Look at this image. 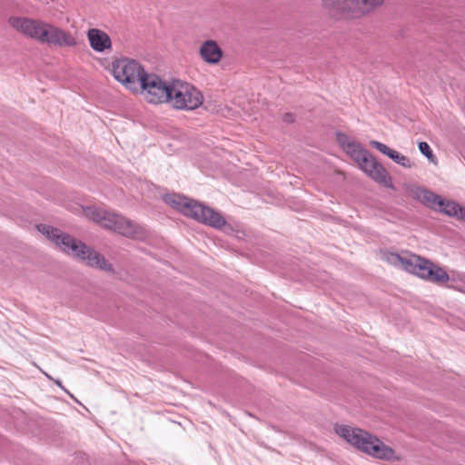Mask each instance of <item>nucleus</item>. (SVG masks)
<instances>
[{
    "mask_svg": "<svg viewBox=\"0 0 465 465\" xmlns=\"http://www.w3.org/2000/svg\"><path fill=\"white\" fill-rule=\"evenodd\" d=\"M282 121L287 124H292L294 122V115L291 113H286L282 116Z\"/></svg>",
    "mask_w": 465,
    "mask_h": 465,
    "instance_id": "bb28decb",
    "label": "nucleus"
},
{
    "mask_svg": "<svg viewBox=\"0 0 465 465\" xmlns=\"http://www.w3.org/2000/svg\"><path fill=\"white\" fill-rule=\"evenodd\" d=\"M87 38L90 46L96 52L101 53L111 48L112 41L110 36L100 29H89L87 31Z\"/></svg>",
    "mask_w": 465,
    "mask_h": 465,
    "instance_id": "9b49d317",
    "label": "nucleus"
},
{
    "mask_svg": "<svg viewBox=\"0 0 465 465\" xmlns=\"http://www.w3.org/2000/svg\"><path fill=\"white\" fill-rule=\"evenodd\" d=\"M370 144L371 147H373L374 149L378 150L379 152H381V153L385 154L386 156H388L390 158V155L392 152L393 149L388 147L386 144L379 142V141H375V140H372L370 142Z\"/></svg>",
    "mask_w": 465,
    "mask_h": 465,
    "instance_id": "393cba45",
    "label": "nucleus"
},
{
    "mask_svg": "<svg viewBox=\"0 0 465 465\" xmlns=\"http://www.w3.org/2000/svg\"><path fill=\"white\" fill-rule=\"evenodd\" d=\"M200 54L204 62L215 64L221 61L223 51L215 41L207 40L203 43Z\"/></svg>",
    "mask_w": 465,
    "mask_h": 465,
    "instance_id": "f8f14e48",
    "label": "nucleus"
},
{
    "mask_svg": "<svg viewBox=\"0 0 465 465\" xmlns=\"http://www.w3.org/2000/svg\"><path fill=\"white\" fill-rule=\"evenodd\" d=\"M112 72L114 78L128 90L139 91L141 78L146 74L143 67L135 60L122 58L113 62Z\"/></svg>",
    "mask_w": 465,
    "mask_h": 465,
    "instance_id": "423d86ee",
    "label": "nucleus"
},
{
    "mask_svg": "<svg viewBox=\"0 0 465 465\" xmlns=\"http://www.w3.org/2000/svg\"><path fill=\"white\" fill-rule=\"evenodd\" d=\"M420 256L411 254L410 257H402V262H401V267L403 268L408 272L413 273L416 268V259H420Z\"/></svg>",
    "mask_w": 465,
    "mask_h": 465,
    "instance_id": "aec40b11",
    "label": "nucleus"
},
{
    "mask_svg": "<svg viewBox=\"0 0 465 465\" xmlns=\"http://www.w3.org/2000/svg\"><path fill=\"white\" fill-rule=\"evenodd\" d=\"M390 159H391L393 162H395L396 163L400 164L402 167H405V168L411 167V160L407 156L400 153L399 152H397L395 150H392V152L390 155Z\"/></svg>",
    "mask_w": 465,
    "mask_h": 465,
    "instance_id": "412c9836",
    "label": "nucleus"
},
{
    "mask_svg": "<svg viewBox=\"0 0 465 465\" xmlns=\"http://www.w3.org/2000/svg\"><path fill=\"white\" fill-rule=\"evenodd\" d=\"M139 90L149 103L158 104L172 101L175 86L167 84L157 74L146 73L141 78Z\"/></svg>",
    "mask_w": 465,
    "mask_h": 465,
    "instance_id": "39448f33",
    "label": "nucleus"
},
{
    "mask_svg": "<svg viewBox=\"0 0 465 465\" xmlns=\"http://www.w3.org/2000/svg\"><path fill=\"white\" fill-rule=\"evenodd\" d=\"M322 7L338 20L360 18L357 0H322Z\"/></svg>",
    "mask_w": 465,
    "mask_h": 465,
    "instance_id": "0eeeda50",
    "label": "nucleus"
},
{
    "mask_svg": "<svg viewBox=\"0 0 465 465\" xmlns=\"http://www.w3.org/2000/svg\"><path fill=\"white\" fill-rule=\"evenodd\" d=\"M387 262L394 266H400L402 262V256L397 252H387L383 255Z\"/></svg>",
    "mask_w": 465,
    "mask_h": 465,
    "instance_id": "b1692460",
    "label": "nucleus"
},
{
    "mask_svg": "<svg viewBox=\"0 0 465 465\" xmlns=\"http://www.w3.org/2000/svg\"><path fill=\"white\" fill-rule=\"evenodd\" d=\"M203 101V94L193 86H182L180 89L175 87L173 94V106L180 110H194L202 105Z\"/></svg>",
    "mask_w": 465,
    "mask_h": 465,
    "instance_id": "6e6552de",
    "label": "nucleus"
},
{
    "mask_svg": "<svg viewBox=\"0 0 465 465\" xmlns=\"http://www.w3.org/2000/svg\"><path fill=\"white\" fill-rule=\"evenodd\" d=\"M37 230L64 252L86 262L87 265L105 272H114L113 265L101 253L60 229L41 223L37 225Z\"/></svg>",
    "mask_w": 465,
    "mask_h": 465,
    "instance_id": "f257e3e1",
    "label": "nucleus"
},
{
    "mask_svg": "<svg viewBox=\"0 0 465 465\" xmlns=\"http://www.w3.org/2000/svg\"><path fill=\"white\" fill-rule=\"evenodd\" d=\"M419 150L420 152L428 158L429 161L435 163V155L432 153V150L430 149V145L426 142H420L419 143Z\"/></svg>",
    "mask_w": 465,
    "mask_h": 465,
    "instance_id": "5701e85b",
    "label": "nucleus"
},
{
    "mask_svg": "<svg viewBox=\"0 0 465 465\" xmlns=\"http://www.w3.org/2000/svg\"><path fill=\"white\" fill-rule=\"evenodd\" d=\"M427 275H428L427 281L434 282V283H438V284H443L450 280V276L446 272V271L432 262L430 264V270L427 271Z\"/></svg>",
    "mask_w": 465,
    "mask_h": 465,
    "instance_id": "dca6fc26",
    "label": "nucleus"
},
{
    "mask_svg": "<svg viewBox=\"0 0 465 465\" xmlns=\"http://www.w3.org/2000/svg\"><path fill=\"white\" fill-rule=\"evenodd\" d=\"M335 432L355 449L381 460H391L394 451L371 433L348 425H337Z\"/></svg>",
    "mask_w": 465,
    "mask_h": 465,
    "instance_id": "7ed1b4c3",
    "label": "nucleus"
},
{
    "mask_svg": "<svg viewBox=\"0 0 465 465\" xmlns=\"http://www.w3.org/2000/svg\"><path fill=\"white\" fill-rule=\"evenodd\" d=\"M52 38L47 41L48 45H56V46H74L76 45V41L74 37L68 32L56 27L52 25L51 32Z\"/></svg>",
    "mask_w": 465,
    "mask_h": 465,
    "instance_id": "4468645a",
    "label": "nucleus"
},
{
    "mask_svg": "<svg viewBox=\"0 0 465 465\" xmlns=\"http://www.w3.org/2000/svg\"><path fill=\"white\" fill-rule=\"evenodd\" d=\"M84 215L104 229L114 231L124 237L142 239L145 237L144 229L124 216L94 206L84 208Z\"/></svg>",
    "mask_w": 465,
    "mask_h": 465,
    "instance_id": "20e7f679",
    "label": "nucleus"
},
{
    "mask_svg": "<svg viewBox=\"0 0 465 465\" xmlns=\"http://www.w3.org/2000/svg\"><path fill=\"white\" fill-rule=\"evenodd\" d=\"M383 1L384 0H357L358 5L360 7V17L381 5Z\"/></svg>",
    "mask_w": 465,
    "mask_h": 465,
    "instance_id": "a211bd4d",
    "label": "nucleus"
},
{
    "mask_svg": "<svg viewBox=\"0 0 465 465\" xmlns=\"http://www.w3.org/2000/svg\"><path fill=\"white\" fill-rule=\"evenodd\" d=\"M416 262H418L416 263V268H415L413 274H415L422 279L427 280L428 279L427 271L430 270L431 262L423 257H420V259H416Z\"/></svg>",
    "mask_w": 465,
    "mask_h": 465,
    "instance_id": "6ab92c4d",
    "label": "nucleus"
},
{
    "mask_svg": "<svg viewBox=\"0 0 465 465\" xmlns=\"http://www.w3.org/2000/svg\"><path fill=\"white\" fill-rule=\"evenodd\" d=\"M56 384H57V385H59L60 387H62V383H61V381H56Z\"/></svg>",
    "mask_w": 465,
    "mask_h": 465,
    "instance_id": "c85d7f7f",
    "label": "nucleus"
},
{
    "mask_svg": "<svg viewBox=\"0 0 465 465\" xmlns=\"http://www.w3.org/2000/svg\"><path fill=\"white\" fill-rule=\"evenodd\" d=\"M455 217L465 222V208L460 206V210H458V214Z\"/></svg>",
    "mask_w": 465,
    "mask_h": 465,
    "instance_id": "cd10ccee",
    "label": "nucleus"
},
{
    "mask_svg": "<svg viewBox=\"0 0 465 465\" xmlns=\"http://www.w3.org/2000/svg\"><path fill=\"white\" fill-rule=\"evenodd\" d=\"M8 23L16 31L37 41L45 22L28 17L11 16Z\"/></svg>",
    "mask_w": 465,
    "mask_h": 465,
    "instance_id": "1a4fd4ad",
    "label": "nucleus"
},
{
    "mask_svg": "<svg viewBox=\"0 0 465 465\" xmlns=\"http://www.w3.org/2000/svg\"><path fill=\"white\" fill-rule=\"evenodd\" d=\"M376 183L385 187L394 189L391 177L385 167L379 163L372 155L361 168Z\"/></svg>",
    "mask_w": 465,
    "mask_h": 465,
    "instance_id": "9d476101",
    "label": "nucleus"
},
{
    "mask_svg": "<svg viewBox=\"0 0 465 465\" xmlns=\"http://www.w3.org/2000/svg\"><path fill=\"white\" fill-rule=\"evenodd\" d=\"M437 210L448 216L455 217L458 214V210H460V205L454 201L442 198V204H439Z\"/></svg>",
    "mask_w": 465,
    "mask_h": 465,
    "instance_id": "f3484780",
    "label": "nucleus"
},
{
    "mask_svg": "<svg viewBox=\"0 0 465 465\" xmlns=\"http://www.w3.org/2000/svg\"><path fill=\"white\" fill-rule=\"evenodd\" d=\"M52 25L48 23H44V25L41 29L40 35H38V42L41 44H46L52 38L51 32Z\"/></svg>",
    "mask_w": 465,
    "mask_h": 465,
    "instance_id": "4be33fe9",
    "label": "nucleus"
},
{
    "mask_svg": "<svg viewBox=\"0 0 465 465\" xmlns=\"http://www.w3.org/2000/svg\"><path fill=\"white\" fill-rule=\"evenodd\" d=\"M164 202L183 213L201 223L215 229L226 226V221L220 213L202 203L178 193H168Z\"/></svg>",
    "mask_w": 465,
    "mask_h": 465,
    "instance_id": "f03ea898",
    "label": "nucleus"
},
{
    "mask_svg": "<svg viewBox=\"0 0 465 465\" xmlns=\"http://www.w3.org/2000/svg\"><path fill=\"white\" fill-rule=\"evenodd\" d=\"M337 141L344 151L347 149V144H351L353 142L350 141L349 137L342 133H337Z\"/></svg>",
    "mask_w": 465,
    "mask_h": 465,
    "instance_id": "a878e982",
    "label": "nucleus"
},
{
    "mask_svg": "<svg viewBox=\"0 0 465 465\" xmlns=\"http://www.w3.org/2000/svg\"><path fill=\"white\" fill-rule=\"evenodd\" d=\"M345 152L358 163L361 169L365 165L368 160L371 157L370 152L364 149L359 143L352 142L351 144H347Z\"/></svg>",
    "mask_w": 465,
    "mask_h": 465,
    "instance_id": "2eb2a0df",
    "label": "nucleus"
},
{
    "mask_svg": "<svg viewBox=\"0 0 465 465\" xmlns=\"http://www.w3.org/2000/svg\"><path fill=\"white\" fill-rule=\"evenodd\" d=\"M413 197L429 208L437 209L439 204H442L441 196L426 188L417 187Z\"/></svg>",
    "mask_w": 465,
    "mask_h": 465,
    "instance_id": "ddd939ff",
    "label": "nucleus"
}]
</instances>
